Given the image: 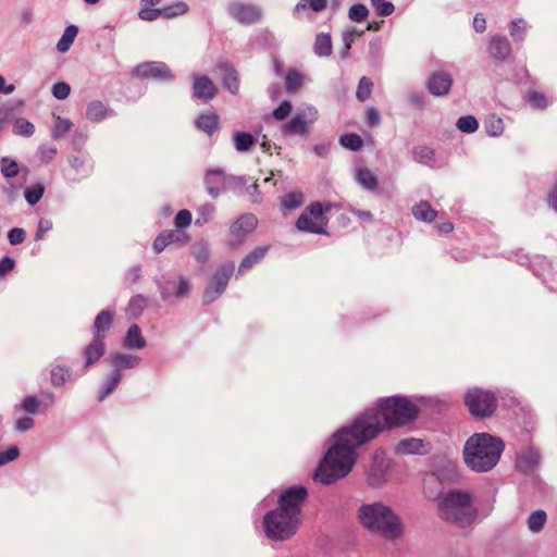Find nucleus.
<instances>
[{"mask_svg":"<svg viewBox=\"0 0 557 557\" xmlns=\"http://www.w3.org/2000/svg\"><path fill=\"white\" fill-rule=\"evenodd\" d=\"M416 414V406L406 398L395 396L380 400L376 408L366 410L350 426L334 435L333 444L315 472V480L330 484L346 476L357 460L358 446L386 428L408 423Z\"/></svg>","mask_w":557,"mask_h":557,"instance_id":"nucleus-1","label":"nucleus"},{"mask_svg":"<svg viewBox=\"0 0 557 557\" xmlns=\"http://www.w3.org/2000/svg\"><path fill=\"white\" fill-rule=\"evenodd\" d=\"M307 491L301 486L286 490L278 499V507L264 516L267 535L272 540L284 541L292 537L301 520V505Z\"/></svg>","mask_w":557,"mask_h":557,"instance_id":"nucleus-2","label":"nucleus"},{"mask_svg":"<svg viewBox=\"0 0 557 557\" xmlns=\"http://www.w3.org/2000/svg\"><path fill=\"white\" fill-rule=\"evenodd\" d=\"M503 448L499 438L486 433L474 434L465 445V461L474 471H488L498 462Z\"/></svg>","mask_w":557,"mask_h":557,"instance_id":"nucleus-3","label":"nucleus"},{"mask_svg":"<svg viewBox=\"0 0 557 557\" xmlns=\"http://www.w3.org/2000/svg\"><path fill=\"white\" fill-rule=\"evenodd\" d=\"M440 517L458 527L470 525L476 517V509L469 493L451 490L440 498Z\"/></svg>","mask_w":557,"mask_h":557,"instance_id":"nucleus-4","label":"nucleus"},{"mask_svg":"<svg viewBox=\"0 0 557 557\" xmlns=\"http://www.w3.org/2000/svg\"><path fill=\"white\" fill-rule=\"evenodd\" d=\"M359 518L364 528L387 539H396L403 532L399 518L381 503L363 505L359 509Z\"/></svg>","mask_w":557,"mask_h":557,"instance_id":"nucleus-5","label":"nucleus"},{"mask_svg":"<svg viewBox=\"0 0 557 557\" xmlns=\"http://www.w3.org/2000/svg\"><path fill=\"white\" fill-rule=\"evenodd\" d=\"M326 225L327 219L320 202L311 203L296 222L299 231L317 234L325 233Z\"/></svg>","mask_w":557,"mask_h":557,"instance_id":"nucleus-6","label":"nucleus"},{"mask_svg":"<svg viewBox=\"0 0 557 557\" xmlns=\"http://www.w3.org/2000/svg\"><path fill=\"white\" fill-rule=\"evenodd\" d=\"M465 401L471 414L475 417H488L496 408L495 396L487 391L479 388L470 389L466 395Z\"/></svg>","mask_w":557,"mask_h":557,"instance_id":"nucleus-7","label":"nucleus"},{"mask_svg":"<svg viewBox=\"0 0 557 557\" xmlns=\"http://www.w3.org/2000/svg\"><path fill=\"white\" fill-rule=\"evenodd\" d=\"M318 119V111L312 106H306L298 109L296 114L283 126L285 134L302 135L307 133L309 126Z\"/></svg>","mask_w":557,"mask_h":557,"instance_id":"nucleus-8","label":"nucleus"},{"mask_svg":"<svg viewBox=\"0 0 557 557\" xmlns=\"http://www.w3.org/2000/svg\"><path fill=\"white\" fill-rule=\"evenodd\" d=\"M233 272H234L233 263L223 264L218 270V272L212 277L209 286L205 290L203 299L206 302L213 301L219 295H221L224 292Z\"/></svg>","mask_w":557,"mask_h":557,"instance_id":"nucleus-9","label":"nucleus"},{"mask_svg":"<svg viewBox=\"0 0 557 557\" xmlns=\"http://www.w3.org/2000/svg\"><path fill=\"white\" fill-rule=\"evenodd\" d=\"M257 225V219L252 214L242 215L231 226V238L230 244L232 246H238L243 243L245 236L252 232Z\"/></svg>","mask_w":557,"mask_h":557,"instance_id":"nucleus-10","label":"nucleus"},{"mask_svg":"<svg viewBox=\"0 0 557 557\" xmlns=\"http://www.w3.org/2000/svg\"><path fill=\"white\" fill-rule=\"evenodd\" d=\"M230 14L243 24H252L261 17L260 10L253 4L234 2L228 7Z\"/></svg>","mask_w":557,"mask_h":557,"instance_id":"nucleus-11","label":"nucleus"},{"mask_svg":"<svg viewBox=\"0 0 557 557\" xmlns=\"http://www.w3.org/2000/svg\"><path fill=\"white\" fill-rule=\"evenodd\" d=\"M214 83L205 75H195L193 83V97L205 102L210 101L216 95Z\"/></svg>","mask_w":557,"mask_h":557,"instance_id":"nucleus-12","label":"nucleus"},{"mask_svg":"<svg viewBox=\"0 0 557 557\" xmlns=\"http://www.w3.org/2000/svg\"><path fill=\"white\" fill-rule=\"evenodd\" d=\"M138 362H139V359L137 357H135V356H132V355H116V356H114L113 363L116 367V372L112 376L111 382H110L109 386L106 389V393L103 395H101L99 399L102 400L107 395L112 393V391L116 387V385L119 384V382L121 380V373H120L121 369L134 368V367H136L138 364Z\"/></svg>","mask_w":557,"mask_h":557,"instance_id":"nucleus-13","label":"nucleus"},{"mask_svg":"<svg viewBox=\"0 0 557 557\" xmlns=\"http://www.w3.org/2000/svg\"><path fill=\"white\" fill-rule=\"evenodd\" d=\"M136 72L143 76H151L163 81L173 78V74L165 63L162 62H147L138 65Z\"/></svg>","mask_w":557,"mask_h":557,"instance_id":"nucleus-14","label":"nucleus"},{"mask_svg":"<svg viewBox=\"0 0 557 557\" xmlns=\"http://www.w3.org/2000/svg\"><path fill=\"white\" fill-rule=\"evenodd\" d=\"M389 466V461L385 457L384 451H376L373 457L371 468L368 470V475L371 484L377 485L384 480L385 471Z\"/></svg>","mask_w":557,"mask_h":557,"instance_id":"nucleus-15","label":"nucleus"},{"mask_svg":"<svg viewBox=\"0 0 557 557\" xmlns=\"http://www.w3.org/2000/svg\"><path fill=\"white\" fill-rule=\"evenodd\" d=\"M451 77L444 72L433 73L429 79V90L435 96L446 95L451 87Z\"/></svg>","mask_w":557,"mask_h":557,"instance_id":"nucleus-16","label":"nucleus"},{"mask_svg":"<svg viewBox=\"0 0 557 557\" xmlns=\"http://www.w3.org/2000/svg\"><path fill=\"white\" fill-rule=\"evenodd\" d=\"M205 181L209 194L216 197L225 186L226 176L222 170H210L207 172Z\"/></svg>","mask_w":557,"mask_h":557,"instance_id":"nucleus-17","label":"nucleus"},{"mask_svg":"<svg viewBox=\"0 0 557 557\" xmlns=\"http://www.w3.org/2000/svg\"><path fill=\"white\" fill-rule=\"evenodd\" d=\"M188 240V237L184 233L175 231L162 232L153 242V250L156 253H160L169 244L174 242H182L183 244Z\"/></svg>","mask_w":557,"mask_h":557,"instance_id":"nucleus-18","label":"nucleus"},{"mask_svg":"<svg viewBox=\"0 0 557 557\" xmlns=\"http://www.w3.org/2000/svg\"><path fill=\"white\" fill-rule=\"evenodd\" d=\"M219 75L223 79L224 87L228 89L232 94H236L238 91V78L235 70L227 64L218 65Z\"/></svg>","mask_w":557,"mask_h":557,"instance_id":"nucleus-19","label":"nucleus"},{"mask_svg":"<svg viewBox=\"0 0 557 557\" xmlns=\"http://www.w3.org/2000/svg\"><path fill=\"white\" fill-rule=\"evenodd\" d=\"M540 460V455L534 448H529L518 455L517 467L523 472L531 471Z\"/></svg>","mask_w":557,"mask_h":557,"instance_id":"nucleus-20","label":"nucleus"},{"mask_svg":"<svg viewBox=\"0 0 557 557\" xmlns=\"http://www.w3.org/2000/svg\"><path fill=\"white\" fill-rule=\"evenodd\" d=\"M511 48L506 38L495 37L490 45L491 54L498 60H504L510 54Z\"/></svg>","mask_w":557,"mask_h":557,"instance_id":"nucleus-21","label":"nucleus"},{"mask_svg":"<svg viewBox=\"0 0 557 557\" xmlns=\"http://www.w3.org/2000/svg\"><path fill=\"white\" fill-rule=\"evenodd\" d=\"M396 451L398 454H422L424 444L419 438H405L397 444Z\"/></svg>","mask_w":557,"mask_h":557,"instance_id":"nucleus-22","label":"nucleus"},{"mask_svg":"<svg viewBox=\"0 0 557 557\" xmlns=\"http://www.w3.org/2000/svg\"><path fill=\"white\" fill-rule=\"evenodd\" d=\"M412 213L418 220L424 222H432L437 214V212L431 207V205L428 201H420L418 205H416L412 208Z\"/></svg>","mask_w":557,"mask_h":557,"instance_id":"nucleus-23","label":"nucleus"},{"mask_svg":"<svg viewBox=\"0 0 557 557\" xmlns=\"http://www.w3.org/2000/svg\"><path fill=\"white\" fill-rule=\"evenodd\" d=\"M218 123L219 117L215 113L201 114L196 121L197 127L209 135L216 129Z\"/></svg>","mask_w":557,"mask_h":557,"instance_id":"nucleus-24","label":"nucleus"},{"mask_svg":"<svg viewBox=\"0 0 557 557\" xmlns=\"http://www.w3.org/2000/svg\"><path fill=\"white\" fill-rule=\"evenodd\" d=\"M103 338L95 337V341L86 348L87 366L96 362L104 352Z\"/></svg>","mask_w":557,"mask_h":557,"instance_id":"nucleus-25","label":"nucleus"},{"mask_svg":"<svg viewBox=\"0 0 557 557\" xmlns=\"http://www.w3.org/2000/svg\"><path fill=\"white\" fill-rule=\"evenodd\" d=\"M314 52L320 57H326L332 53V41L327 34L321 33L317 35L314 42Z\"/></svg>","mask_w":557,"mask_h":557,"instance_id":"nucleus-26","label":"nucleus"},{"mask_svg":"<svg viewBox=\"0 0 557 557\" xmlns=\"http://www.w3.org/2000/svg\"><path fill=\"white\" fill-rule=\"evenodd\" d=\"M124 345L128 348H143L145 346V339L140 334V330L137 325H132L126 334Z\"/></svg>","mask_w":557,"mask_h":557,"instance_id":"nucleus-27","label":"nucleus"},{"mask_svg":"<svg viewBox=\"0 0 557 557\" xmlns=\"http://www.w3.org/2000/svg\"><path fill=\"white\" fill-rule=\"evenodd\" d=\"M414 160L429 166L436 164L434 151L425 146L417 147L413 150Z\"/></svg>","mask_w":557,"mask_h":557,"instance_id":"nucleus-28","label":"nucleus"},{"mask_svg":"<svg viewBox=\"0 0 557 557\" xmlns=\"http://www.w3.org/2000/svg\"><path fill=\"white\" fill-rule=\"evenodd\" d=\"M356 178L360 185L370 190L374 189L377 185L375 175L367 168H359Z\"/></svg>","mask_w":557,"mask_h":557,"instance_id":"nucleus-29","label":"nucleus"},{"mask_svg":"<svg viewBox=\"0 0 557 557\" xmlns=\"http://www.w3.org/2000/svg\"><path fill=\"white\" fill-rule=\"evenodd\" d=\"M77 34H78V29L76 26L71 25V26L66 27L61 39L59 40V42L57 45L58 50L62 53L66 52L70 49V47L72 46Z\"/></svg>","mask_w":557,"mask_h":557,"instance_id":"nucleus-30","label":"nucleus"},{"mask_svg":"<svg viewBox=\"0 0 557 557\" xmlns=\"http://www.w3.org/2000/svg\"><path fill=\"white\" fill-rule=\"evenodd\" d=\"M112 322V315L108 311H101L95 321L96 337L103 338L106 331L109 330Z\"/></svg>","mask_w":557,"mask_h":557,"instance_id":"nucleus-31","label":"nucleus"},{"mask_svg":"<svg viewBox=\"0 0 557 557\" xmlns=\"http://www.w3.org/2000/svg\"><path fill=\"white\" fill-rule=\"evenodd\" d=\"M265 252L267 249L262 247L255 249L242 261L239 265V272L244 273L245 271L251 269L253 264L259 262L264 257Z\"/></svg>","mask_w":557,"mask_h":557,"instance_id":"nucleus-32","label":"nucleus"},{"mask_svg":"<svg viewBox=\"0 0 557 557\" xmlns=\"http://www.w3.org/2000/svg\"><path fill=\"white\" fill-rule=\"evenodd\" d=\"M107 109L100 101H92L88 104L86 116L88 120L99 122L106 117Z\"/></svg>","mask_w":557,"mask_h":557,"instance_id":"nucleus-33","label":"nucleus"},{"mask_svg":"<svg viewBox=\"0 0 557 557\" xmlns=\"http://www.w3.org/2000/svg\"><path fill=\"white\" fill-rule=\"evenodd\" d=\"M13 133L18 136L30 137L35 133V126L24 117H18L13 123Z\"/></svg>","mask_w":557,"mask_h":557,"instance_id":"nucleus-34","label":"nucleus"},{"mask_svg":"<svg viewBox=\"0 0 557 557\" xmlns=\"http://www.w3.org/2000/svg\"><path fill=\"white\" fill-rule=\"evenodd\" d=\"M304 74L296 71V70H290L287 72L286 74V77H285V87L288 91H296L298 90L302 83H304Z\"/></svg>","mask_w":557,"mask_h":557,"instance_id":"nucleus-35","label":"nucleus"},{"mask_svg":"<svg viewBox=\"0 0 557 557\" xmlns=\"http://www.w3.org/2000/svg\"><path fill=\"white\" fill-rule=\"evenodd\" d=\"M546 522V513L543 510H536L528 518V528L530 531L540 532Z\"/></svg>","mask_w":557,"mask_h":557,"instance_id":"nucleus-36","label":"nucleus"},{"mask_svg":"<svg viewBox=\"0 0 557 557\" xmlns=\"http://www.w3.org/2000/svg\"><path fill=\"white\" fill-rule=\"evenodd\" d=\"M528 24L522 18H517L511 22L509 33L513 40L522 41L525 37Z\"/></svg>","mask_w":557,"mask_h":557,"instance_id":"nucleus-37","label":"nucleus"},{"mask_svg":"<svg viewBox=\"0 0 557 557\" xmlns=\"http://www.w3.org/2000/svg\"><path fill=\"white\" fill-rule=\"evenodd\" d=\"M234 141L238 151H247L255 144V138L249 133L237 132L234 134Z\"/></svg>","mask_w":557,"mask_h":557,"instance_id":"nucleus-38","label":"nucleus"},{"mask_svg":"<svg viewBox=\"0 0 557 557\" xmlns=\"http://www.w3.org/2000/svg\"><path fill=\"white\" fill-rule=\"evenodd\" d=\"M302 202L304 195L301 191L298 190L288 193L282 199V205L288 210L297 209L302 205Z\"/></svg>","mask_w":557,"mask_h":557,"instance_id":"nucleus-39","label":"nucleus"},{"mask_svg":"<svg viewBox=\"0 0 557 557\" xmlns=\"http://www.w3.org/2000/svg\"><path fill=\"white\" fill-rule=\"evenodd\" d=\"M163 9V17L173 18L176 16L184 15L188 11V5L185 2H176L171 5H165Z\"/></svg>","mask_w":557,"mask_h":557,"instance_id":"nucleus-40","label":"nucleus"},{"mask_svg":"<svg viewBox=\"0 0 557 557\" xmlns=\"http://www.w3.org/2000/svg\"><path fill=\"white\" fill-rule=\"evenodd\" d=\"M485 129L491 136H498L504 131V123L500 117L491 115L485 120Z\"/></svg>","mask_w":557,"mask_h":557,"instance_id":"nucleus-41","label":"nucleus"},{"mask_svg":"<svg viewBox=\"0 0 557 557\" xmlns=\"http://www.w3.org/2000/svg\"><path fill=\"white\" fill-rule=\"evenodd\" d=\"M44 186L41 184H34L25 189V199L32 206L36 205L44 195Z\"/></svg>","mask_w":557,"mask_h":557,"instance_id":"nucleus-42","label":"nucleus"},{"mask_svg":"<svg viewBox=\"0 0 557 557\" xmlns=\"http://www.w3.org/2000/svg\"><path fill=\"white\" fill-rule=\"evenodd\" d=\"M0 166H1V173L7 178H12V177L16 176L18 173V165H17L16 161H14L8 157H4L1 159Z\"/></svg>","mask_w":557,"mask_h":557,"instance_id":"nucleus-43","label":"nucleus"},{"mask_svg":"<svg viewBox=\"0 0 557 557\" xmlns=\"http://www.w3.org/2000/svg\"><path fill=\"white\" fill-rule=\"evenodd\" d=\"M339 141L344 147L355 151L362 147V139L357 134H345L341 137Z\"/></svg>","mask_w":557,"mask_h":557,"instance_id":"nucleus-44","label":"nucleus"},{"mask_svg":"<svg viewBox=\"0 0 557 557\" xmlns=\"http://www.w3.org/2000/svg\"><path fill=\"white\" fill-rule=\"evenodd\" d=\"M214 212V207L210 203L203 205L198 209V216L195 221L196 225H203L209 222Z\"/></svg>","mask_w":557,"mask_h":557,"instance_id":"nucleus-45","label":"nucleus"},{"mask_svg":"<svg viewBox=\"0 0 557 557\" xmlns=\"http://www.w3.org/2000/svg\"><path fill=\"white\" fill-rule=\"evenodd\" d=\"M326 5V0H300L296 5V11L306 10L310 8L314 12L322 11Z\"/></svg>","mask_w":557,"mask_h":557,"instance_id":"nucleus-46","label":"nucleus"},{"mask_svg":"<svg viewBox=\"0 0 557 557\" xmlns=\"http://www.w3.org/2000/svg\"><path fill=\"white\" fill-rule=\"evenodd\" d=\"M478 126V121L471 115L462 116L457 121V127L465 133H473Z\"/></svg>","mask_w":557,"mask_h":557,"instance_id":"nucleus-47","label":"nucleus"},{"mask_svg":"<svg viewBox=\"0 0 557 557\" xmlns=\"http://www.w3.org/2000/svg\"><path fill=\"white\" fill-rule=\"evenodd\" d=\"M371 90H372V82L367 77H362L358 85L357 98L360 101L367 100L371 95Z\"/></svg>","mask_w":557,"mask_h":557,"instance_id":"nucleus-48","label":"nucleus"},{"mask_svg":"<svg viewBox=\"0 0 557 557\" xmlns=\"http://www.w3.org/2000/svg\"><path fill=\"white\" fill-rule=\"evenodd\" d=\"M69 376L70 372L65 368L55 367L51 370V382L55 386L62 385Z\"/></svg>","mask_w":557,"mask_h":557,"instance_id":"nucleus-49","label":"nucleus"},{"mask_svg":"<svg viewBox=\"0 0 557 557\" xmlns=\"http://www.w3.org/2000/svg\"><path fill=\"white\" fill-rule=\"evenodd\" d=\"M138 15L143 21H154L160 16L163 17V9H151V7L143 5Z\"/></svg>","mask_w":557,"mask_h":557,"instance_id":"nucleus-50","label":"nucleus"},{"mask_svg":"<svg viewBox=\"0 0 557 557\" xmlns=\"http://www.w3.org/2000/svg\"><path fill=\"white\" fill-rule=\"evenodd\" d=\"M368 9L363 4H354L349 9V17L355 22H362L368 16Z\"/></svg>","mask_w":557,"mask_h":557,"instance_id":"nucleus-51","label":"nucleus"},{"mask_svg":"<svg viewBox=\"0 0 557 557\" xmlns=\"http://www.w3.org/2000/svg\"><path fill=\"white\" fill-rule=\"evenodd\" d=\"M71 92V87L67 83L60 82L53 85L52 95L60 100L66 99Z\"/></svg>","mask_w":557,"mask_h":557,"instance_id":"nucleus-52","label":"nucleus"},{"mask_svg":"<svg viewBox=\"0 0 557 557\" xmlns=\"http://www.w3.org/2000/svg\"><path fill=\"white\" fill-rule=\"evenodd\" d=\"M375 12L380 16H388L394 12V4L388 1H379V3H371Z\"/></svg>","mask_w":557,"mask_h":557,"instance_id":"nucleus-53","label":"nucleus"},{"mask_svg":"<svg viewBox=\"0 0 557 557\" xmlns=\"http://www.w3.org/2000/svg\"><path fill=\"white\" fill-rule=\"evenodd\" d=\"M528 100L533 107L540 109H544L548 104L547 98L543 94L536 91L530 92L528 95Z\"/></svg>","mask_w":557,"mask_h":557,"instance_id":"nucleus-54","label":"nucleus"},{"mask_svg":"<svg viewBox=\"0 0 557 557\" xmlns=\"http://www.w3.org/2000/svg\"><path fill=\"white\" fill-rule=\"evenodd\" d=\"M191 222V213L186 210V209H183L181 211H178V213L176 214L175 216V226L177 228H184L186 226H188Z\"/></svg>","mask_w":557,"mask_h":557,"instance_id":"nucleus-55","label":"nucleus"},{"mask_svg":"<svg viewBox=\"0 0 557 557\" xmlns=\"http://www.w3.org/2000/svg\"><path fill=\"white\" fill-rule=\"evenodd\" d=\"M72 127V123L69 120H64L61 117H57L55 124H54V136L60 137L70 132Z\"/></svg>","mask_w":557,"mask_h":557,"instance_id":"nucleus-56","label":"nucleus"},{"mask_svg":"<svg viewBox=\"0 0 557 557\" xmlns=\"http://www.w3.org/2000/svg\"><path fill=\"white\" fill-rule=\"evenodd\" d=\"M292 111V103L289 101H283L273 112V116L282 121L286 119Z\"/></svg>","mask_w":557,"mask_h":557,"instance_id":"nucleus-57","label":"nucleus"},{"mask_svg":"<svg viewBox=\"0 0 557 557\" xmlns=\"http://www.w3.org/2000/svg\"><path fill=\"white\" fill-rule=\"evenodd\" d=\"M8 238L11 245H18L24 242L25 232L23 228H12L8 234Z\"/></svg>","mask_w":557,"mask_h":557,"instance_id":"nucleus-58","label":"nucleus"},{"mask_svg":"<svg viewBox=\"0 0 557 557\" xmlns=\"http://www.w3.org/2000/svg\"><path fill=\"white\" fill-rule=\"evenodd\" d=\"M18 456V449L16 447H11L7 449L4 453L0 454V466L10 462L17 458Z\"/></svg>","mask_w":557,"mask_h":557,"instance_id":"nucleus-59","label":"nucleus"},{"mask_svg":"<svg viewBox=\"0 0 557 557\" xmlns=\"http://www.w3.org/2000/svg\"><path fill=\"white\" fill-rule=\"evenodd\" d=\"M362 35V32L361 33H357L356 30H350V32H347L344 34V37H343V40H344V44H345V52H344V57H346L348 54V51L351 47V44L354 42L355 38L356 37H359Z\"/></svg>","mask_w":557,"mask_h":557,"instance_id":"nucleus-60","label":"nucleus"},{"mask_svg":"<svg viewBox=\"0 0 557 557\" xmlns=\"http://www.w3.org/2000/svg\"><path fill=\"white\" fill-rule=\"evenodd\" d=\"M52 228V222L50 220L41 219L38 223V230L36 233V239L40 240L44 234Z\"/></svg>","mask_w":557,"mask_h":557,"instance_id":"nucleus-61","label":"nucleus"},{"mask_svg":"<svg viewBox=\"0 0 557 557\" xmlns=\"http://www.w3.org/2000/svg\"><path fill=\"white\" fill-rule=\"evenodd\" d=\"M38 400L36 399V397L34 396H28L24 399L23 404H22V407L25 411L29 412V413H35L37 411V408H38Z\"/></svg>","mask_w":557,"mask_h":557,"instance_id":"nucleus-62","label":"nucleus"},{"mask_svg":"<svg viewBox=\"0 0 557 557\" xmlns=\"http://www.w3.org/2000/svg\"><path fill=\"white\" fill-rule=\"evenodd\" d=\"M145 302L143 297H134L129 302V310L133 314H137L143 309Z\"/></svg>","mask_w":557,"mask_h":557,"instance_id":"nucleus-63","label":"nucleus"},{"mask_svg":"<svg viewBox=\"0 0 557 557\" xmlns=\"http://www.w3.org/2000/svg\"><path fill=\"white\" fill-rule=\"evenodd\" d=\"M13 268H14V261L9 257L3 258L0 261V275L7 274L8 272L12 271Z\"/></svg>","mask_w":557,"mask_h":557,"instance_id":"nucleus-64","label":"nucleus"}]
</instances>
